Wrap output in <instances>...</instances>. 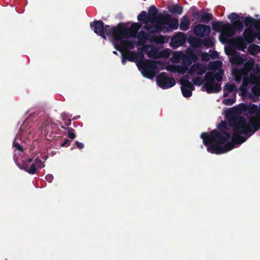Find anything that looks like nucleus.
Returning a JSON list of instances; mask_svg holds the SVG:
<instances>
[{
	"label": "nucleus",
	"instance_id": "7ed1b4c3",
	"mask_svg": "<svg viewBox=\"0 0 260 260\" xmlns=\"http://www.w3.org/2000/svg\"><path fill=\"white\" fill-rule=\"evenodd\" d=\"M141 27V24L138 22L133 23L129 27L125 26L123 23H119L116 26L111 27L108 34V37H112L116 41H119L124 39L135 38L137 31Z\"/></svg>",
	"mask_w": 260,
	"mask_h": 260
},
{
	"label": "nucleus",
	"instance_id": "37998d69",
	"mask_svg": "<svg viewBox=\"0 0 260 260\" xmlns=\"http://www.w3.org/2000/svg\"><path fill=\"white\" fill-rule=\"evenodd\" d=\"M230 46L227 50H226V54L231 55L232 56H234L236 55L238 52L235 50L236 49L234 47L232 46L229 44Z\"/></svg>",
	"mask_w": 260,
	"mask_h": 260
},
{
	"label": "nucleus",
	"instance_id": "8fccbe9b",
	"mask_svg": "<svg viewBox=\"0 0 260 260\" xmlns=\"http://www.w3.org/2000/svg\"><path fill=\"white\" fill-rule=\"evenodd\" d=\"M29 163L27 161H23L22 164H18V167L21 169L25 170L26 172L29 168Z\"/></svg>",
	"mask_w": 260,
	"mask_h": 260
},
{
	"label": "nucleus",
	"instance_id": "f8f14e48",
	"mask_svg": "<svg viewBox=\"0 0 260 260\" xmlns=\"http://www.w3.org/2000/svg\"><path fill=\"white\" fill-rule=\"evenodd\" d=\"M223 71L220 70L219 72L214 74L212 72L207 73L205 76V80L207 81V86L208 88H210L212 82H214L216 79L218 82L221 81L222 80Z\"/></svg>",
	"mask_w": 260,
	"mask_h": 260
},
{
	"label": "nucleus",
	"instance_id": "f03ea898",
	"mask_svg": "<svg viewBox=\"0 0 260 260\" xmlns=\"http://www.w3.org/2000/svg\"><path fill=\"white\" fill-rule=\"evenodd\" d=\"M219 131L214 129L210 134L203 133L201 134V138L203 139L204 144L207 146L208 151V147L211 145H222L224 144L231 137L229 133L224 131L228 130L227 123L221 121L217 126Z\"/></svg>",
	"mask_w": 260,
	"mask_h": 260
},
{
	"label": "nucleus",
	"instance_id": "bb28decb",
	"mask_svg": "<svg viewBox=\"0 0 260 260\" xmlns=\"http://www.w3.org/2000/svg\"><path fill=\"white\" fill-rule=\"evenodd\" d=\"M156 23V25L154 26L153 30L151 31V32H160L164 29V25H165V23H163L162 21H161L160 19L159 18V14L157 17V19L154 21Z\"/></svg>",
	"mask_w": 260,
	"mask_h": 260
},
{
	"label": "nucleus",
	"instance_id": "f704fd0d",
	"mask_svg": "<svg viewBox=\"0 0 260 260\" xmlns=\"http://www.w3.org/2000/svg\"><path fill=\"white\" fill-rule=\"evenodd\" d=\"M213 40V38L207 37L203 40V45L208 48L212 47L214 45Z\"/></svg>",
	"mask_w": 260,
	"mask_h": 260
},
{
	"label": "nucleus",
	"instance_id": "b1692460",
	"mask_svg": "<svg viewBox=\"0 0 260 260\" xmlns=\"http://www.w3.org/2000/svg\"><path fill=\"white\" fill-rule=\"evenodd\" d=\"M168 11L172 14L181 15L183 12V7L178 4L173 5L172 6H169Z\"/></svg>",
	"mask_w": 260,
	"mask_h": 260
},
{
	"label": "nucleus",
	"instance_id": "4be33fe9",
	"mask_svg": "<svg viewBox=\"0 0 260 260\" xmlns=\"http://www.w3.org/2000/svg\"><path fill=\"white\" fill-rule=\"evenodd\" d=\"M207 81H206L204 84V87L205 90L209 93H217L220 91L221 86L218 83H214L212 82L210 88H208L207 86Z\"/></svg>",
	"mask_w": 260,
	"mask_h": 260
},
{
	"label": "nucleus",
	"instance_id": "412c9836",
	"mask_svg": "<svg viewBox=\"0 0 260 260\" xmlns=\"http://www.w3.org/2000/svg\"><path fill=\"white\" fill-rule=\"evenodd\" d=\"M197 59V56L193 53H190L189 56H184L182 58V64L189 68L192 63V60L196 61Z\"/></svg>",
	"mask_w": 260,
	"mask_h": 260
},
{
	"label": "nucleus",
	"instance_id": "ddd939ff",
	"mask_svg": "<svg viewBox=\"0 0 260 260\" xmlns=\"http://www.w3.org/2000/svg\"><path fill=\"white\" fill-rule=\"evenodd\" d=\"M186 41V37L183 32H179L174 37H173L171 41L170 45L174 48L182 46Z\"/></svg>",
	"mask_w": 260,
	"mask_h": 260
},
{
	"label": "nucleus",
	"instance_id": "de8ad7c7",
	"mask_svg": "<svg viewBox=\"0 0 260 260\" xmlns=\"http://www.w3.org/2000/svg\"><path fill=\"white\" fill-rule=\"evenodd\" d=\"M251 91L255 96H260V85H256L251 89Z\"/></svg>",
	"mask_w": 260,
	"mask_h": 260
},
{
	"label": "nucleus",
	"instance_id": "a878e982",
	"mask_svg": "<svg viewBox=\"0 0 260 260\" xmlns=\"http://www.w3.org/2000/svg\"><path fill=\"white\" fill-rule=\"evenodd\" d=\"M230 60L232 64H235L236 65H242L244 64L246 59L241 57L240 55V54L238 53L235 56H232Z\"/></svg>",
	"mask_w": 260,
	"mask_h": 260
},
{
	"label": "nucleus",
	"instance_id": "774afa93",
	"mask_svg": "<svg viewBox=\"0 0 260 260\" xmlns=\"http://www.w3.org/2000/svg\"><path fill=\"white\" fill-rule=\"evenodd\" d=\"M71 121L69 120V122H68V123L66 122V125L68 126V125H70L71 124Z\"/></svg>",
	"mask_w": 260,
	"mask_h": 260
},
{
	"label": "nucleus",
	"instance_id": "423d86ee",
	"mask_svg": "<svg viewBox=\"0 0 260 260\" xmlns=\"http://www.w3.org/2000/svg\"><path fill=\"white\" fill-rule=\"evenodd\" d=\"M90 25L94 33L101 37L103 39H106V35L108 36L109 30H110V25H105L102 20H94L90 22Z\"/></svg>",
	"mask_w": 260,
	"mask_h": 260
},
{
	"label": "nucleus",
	"instance_id": "4d7b16f0",
	"mask_svg": "<svg viewBox=\"0 0 260 260\" xmlns=\"http://www.w3.org/2000/svg\"><path fill=\"white\" fill-rule=\"evenodd\" d=\"M114 48L118 51L122 53L123 52V51H122V45H121V43H120V44H118V43H114Z\"/></svg>",
	"mask_w": 260,
	"mask_h": 260
},
{
	"label": "nucleus",
	"instance_id": "5701e85b",
	"mask_svg": "<svg viewBox=\"0 0 260 260\" xmlns=\"http://www.w3.org/2000/svg\"><path fill=\"white\" fill-rule=\"evenodd\" d=\"M252 71L253 72L250 74V76H254V80L258 83V85H260V65L255 64Z\"/></svg>",
	"mask_w": 260,
	"mask_h": 260
},
{
	"label": "nucleus",
	"instance_id": "f257e3e1",
	"mask_svg": "<svg viewBox=\"0 0 260 260\" xmlns=\"http://www.w3.org/2000/svg\"><path fill=\"white\" fill-rule=\"evenodd\" d=\"M229 125L235 132L251 136L260 129V107L241 103L237 108H232L226 114Z\"/></svg>",
	"mask_w": 260,
	"mask_h": 260
},
{
	"label": "nucleus",
	"instance_id": "c9c22d12",
	"mask_svg": "<svg viewBox=\"0 0 260 260\" xmlns=\"http://www.w3.org/2000/svg\"><path fill=\"white\" fill-rule=\"evenodd\" d=\"M237 89V87L234 84L228 83L224 86V90H226L228 92L231 93Z\"/></svg>",
	"mask_w": 260,
	"mask_h": 260
},
{
	"label": "nucleus",
	"instance_id": "603ef678",
	"mask_svg": "<svg viewBox=\"0 0 260 260\" xmlns=\"http://www.w3.org/2000/svg\"><path fill=\"white\" fill-rule=\"evenodd\" d=\"M37 169L35 164H32L30 167H29L27 172L29 174H34L36 172Z\"/></svg>",
	"mask_w": 260,
	"mask_h": 260
},
{
	"label": "nucleus",
	"instance_id": "864d4df0",
	"mask_svg": "<svg viewBox=\"0 0 260 260\" xmlns=\"http://www.w3.org/2000/svg\"><path fill=\"white\" fill-rule=\"evenodd\" d=\"M198 67H199V63L193 64V65H192L190 67V69L189 70V72L190 74H192V73H194L195 72H197V71L198 70Z\"/></svg>",
	"mask_w": 260,
	"mask_h": 260
},
{
	"label": "nucleus",
	"instance_id": "49530a36",
	"mask_svg": "<svg viewBox=\"0 0 260 260\" xmlns=\"http://www.w3.org/2000/svg\"><path fill=\"white\" fill-rule=\"evenodd\" d=\"M228 18L233 23V22H235L236 20H240V16L239 15L236 13H232L230 15L228 16Z\"/></svg>",
	"mask_w": 260,
	"mask_h": 260
},
{
	"label": "nucleus",
	"instance_id": "c03bdc74",
	"mask_svg": "<svg viewBox=\"0 0 260 260\" xmlns=\"http://www.w3.org/2000/svg\"><path fill=\"white\" fill-rule=\"evenodd\" d=\"M206 68L204 67V65L199 63V67H198L197 74L198 75H202L206 72Z\"/></svg>",
	"mask_w": 260,
	"mask_h": 260
},
{
	"label": "nucleus",
	"instance_id": "338daca9",
	"mask_svg": "<svg viewBox=\"0 0 260 260\" xmlns=\"http://www.w3.org/2000/svg\"><path fill=\"white\" fill-rule=\"evenodd\" d=\"M229 92H228V91H227L226 92H224L223 96V97H227L228 96V95H229Z\"/></svg>",
	"mask_w": 260,
	"mask_h": 260
},
{
	"label": "nucleus",
	"instance_id": "2f4dec72",
	"mask_svg": "<svg viewBox=\"0 0 260 260\" xmlns=\"http://www.w3.org/2000/svg\"><path fill=\"white\" fill-rule=\"evenodd\" d=\"M248 49L249 53L251 55H254L260 52V46L257 45L252 44L249 46Z\"/></svg>",
	"mask_w": 260,
	"mask_h": 260
},
{
	"label": "nucleus",
	"instance_id": "a19ab883",
	"mask_svg": "<svg viewBox=\"0 0 260 260\" xmlns=\"http://www.w3.org/2000/svg\"><path fill=\"white\" fill-rule=\"evenodd\" d=\"M230 37L225 34V33L221 31L219 36V40L222 43H229L230 42H229V38Z\"/></svg>",
	"mask_w": 260,
	"mask_h": 260
},
{
	"label": "nucleus",
	"instance_id": "7c9ffc66",
	"mask_svg": "<svg viewBox=\"0 0 260 260\" xmlns=\"http://www.w3.org/2000/svg\"><path fill=\"white\" fill-rule=\"evenodd\" d=\"M139 21H142L144 23H146L149 21V18L148 14L145 11H142L137 17Z\"/></svg>",
	"mask_w": 260,
	"mask_h": 260
},
{
	"label": "nucleus",
	"instance_id": "052dcab7",
	"mask_svg": "<svg viewBox=\"0 0 260 260\" xmlns=\"http://www.w3.org/2000/svg\"><path fill=\"white\" fill-rule=\"evenodd\" d=\"M71 141L68 139H66L63 143L61 144L62 147H68L70 145Z\"/></svg>",
	"mask_w": 260,
	"mask_h": 260
},
{
	"label": "nucleus",
	"instance_id": "680f3d73",
	"mask_svg": "<svg viewBox=\"0 0 260 260\" xmlns=\"http://www.w3.org/2000/svg\"><path fill=\"white\" fill-rule=\"evenodd\" d=\"M76 146L80 149H83L84 148V144L81 142L78 141H76Z\"/></svg>",
	"mask_w": 260,
	"mask_h": 260
},
{
	"label": "nucleus",
	"instance_id": "6ab92c4d",
	"mask_svg": "<svg viewBox=\"0 0 260 260\" xmlns=\"http://www.w3.org/2000/svg\"><path fill=\"white\" fill-rule=\"evenodd\" d=\"M244 63V67L240 70V72H244L247 76L253 69L255 65V60L254 59L250 58Z\"/></svg>",
	"mask_w": 260,
	"mask_h": 260
},
{
	"label": "nucleus",
	"instance_id": "c85d7f7f",
	"mask_svg": "<svg viewBox=\"0 0 260 260\" xmlns=\"http://www.w3.org/2000/svg\"><path fill=\"white\" fill-rule=\"evenodd\" d=\"M165 37L162 35L157 36L153 35L150 37V41L156 44H163L165 42Z\"/></svg>",
	"mask_w": 260,
	"mask_h": 260
},
{
	"label": "nucleus",
	"instance_id": "4c0bfd02",
	"mask_svg": "<svg viewBox=\"0 0 260 260\" xmlns=\"http://www.w3.org/2000/svg\"><path fill=\"white\" fill-rule=\"evenodd\" d=\"M246 76L244 72H240V70H237L235 72V80L237 82H240L243 78V77H244Z\"/></svg>",
	"mask_w": 260,
	"mask_h": 260
},
{
	"label": "nucleus",
	"instance_id": "1a4fd4ad",
	"mask_svg": "<svg viewBox=\"0 0 260 260\" xmlns=\"http://www.w3.org/2000/svg\"><path fill=\"white\" fill-rule=\"evenodd\" d=\"M192 16L196 21L204 24H208L213 18L211 13L205 12L203 10L193 12Z\"/></svg>",
	"mask_w": 260,
	"mask_h": 260
},
{
	"label": "nucleus",
	"instance_id": "0eeeda50",
	"mask_svg": "<svg viewBox=\"0 0 260 260\" xmlns=\"http://www.w3.org/2000/svg\"><path fill=\"white\" fill-rule=\"evenodd\" d=\"M243 28V22L240 20H236L232 24L225 23L222 32L231 37L235 35L236 31L240 32Z\"/></svg>",
	"mask_w": 260,
	"mask_h": 260
},
{
	"label": "nucleus",
	"instance_id": "9b49d317",
	"mask_svg": "<svg viewBox=\"0 0 260 260\" xmlns=\"http://www.w3.org/2000/svg\"><path fill=\"white\" fill-rule=\"evenodd\" d=\"M159 18L163 23L168 24L170 28L174 30L178 28L179 26L178 20L176 18H173L170 15L168 14H159Z\"/></svg>",
	"mask_w": 260,
	"mask_h": 260
},
{
	"label": "nucleus",
	"instance_id": "a18cd8bd",
	"mask_svg": "<svg viewBox=\"0 0 260 260\" xmlns=\"http://www.w3.org/2000/svg\"><path fill=\"white\" fill-rule=\"evenodd\" d=\"M236 102L235 98H228L224 99L222 101V103L226 106H231L233 105Z\"/></svg>",
	"mask_w": 260,
	"mask_h": 260
},
{
	"label": "nucleus",
	"instance_id": "bf43d9fd",
	"mask_svg": "<svg viewBox=\"0 0 260 260\" xmlns=\"http://www.w3.org/2000/svg\"><path fill=\"white\" fill-rule=\"evenodd\" d=\"M257 30H260V20H256L254 22L253 26Z\"/></svg>",
	"mask_w": 260,
	"mask_h": 260
},
{
	"label": "nucleus",
	"instance_id": "6e6552de",
	"mask_svg": "<svg viewBox=\"0 0 260 260\" xmlns=\"http://www.w3.org/2000/svg\"><path fill=\"white\" fill-rule=\"evenodd\" d=\"M157 85L162 89H167L174 86L176 84L175 80L172 77H168L166 73H160L156 77Z\"/></svg>",
	"mask_w": 260,
	"mask_h": 260
},
{
	"label": "nucleus",
	"instance_id": "09e8293b",
	"mask_svg": "<svg viewBox=\"0 0 260 260\" xmlns=\"http://www.w3.org/2000/svg\"><path fill=\"white\" fill-rule=\"evenodd\" d=\"M192 83L194 85L197 86L201 85L203 83V80L201 79L200 77H196L192 80Z\"/></svg>",
	"mask_w": 260,
	"mask_h": 260
},
{
	"label": "nucleus",
	"instance_id": "58836bf2",
	"mask_svg": "<svg viewBox=\"0 0 260 260\" xmlns=\"http://www.w3.org/2000/svg\"><path fill=\"white\" fill-rule=\"evenodd\" d=\"M222 62L220 61H216L214 62H211L209 64V67L211 70H216L220 67Z\"/></svg>",
	"mask_w": 260,
	"mask_h": 260
},
{
	"label": "nucleus",
	"instance_id": "0e129e2a",
	"mask_svg": "<svg viewBox=\"0 0 260 260\" xmlns=\"http://www.w3.org/2000/svg\"><path fill=\"white\" fill-rule=\"evenodd\" d=\"M26 161H28V163H30L32 161H33V158H29L28 159H27Z\"/></svg>",
	"mask_w": 260,
	"mask_h": 260
},
{
	"label": "nucleus",
	"instance_id": "ea45409f",
	"mask_svg": "<svg viewBox=\"0 0 260 260\" xmlns=\"http://www.w3.org/2000/svg\"><path fill=\"white\" fill-rule=\"evenodd\" d=\"M188 70V68L183 65L176 67V71L180 74H184Z\"/></svg>",
	"mask_w": 260,
	"mask_h": 260
},
{
	"label": "nucleus",
	"instance_id": "9d476101",
	"mask_svg": "<svg viewBox=\"0 0 260 260\" xmlns=\"http://www.w3.org/2000/svg\"><path fill=\"white\" fill-rule=\"evenodd\" d=\"M211 30L210 26L205 24H198L193 28L194 35L198 37H208Z\"/></svg>",
	"mask_w": 260,
	"mask_h": 260
},
{
	"label": "nucleus",
	"instance_id": "e433bc0d",
	"mask_svg": "<svg viewBox=\"0 0 260 260\" xmlns=\"http://www.w3.org/2000/svg\"><path fill=\"white\" fill-rule=\"evenodd\" d=\"M181 91L184 97L188 98L192 95L191 90L185 88L184 86L181 87Z\"/></svg>",
	"mask_w": 260,
	"mask_h": 260
},
{
	"label": "nucleus",
	"instance_id": "393cba45",
	"mask_svg": "<svg viewBox=\"0 0 260 260\" xmlns=\"http://www.w3.org/2000/svg\"><path fill=\"white\" fill-rule=\"evenodd\" d=\"M121 41V45H122V51H129L128 49H133L135 42L133 41L127 40H122Z\"/></svg>",
	"mask_w": 260,
	"mask_h": 260
},
{
	"label": "nucleus",
	"instance_id": "c756f323",
	"mask_svg": "<svg viewBox=\"0 0 260 260\" xmlns=\"http://www.w3.org/2000/svg\"><path fill=\"white\" fill-rule=\"evenodd\" d=\"M189 25V20L186 16H184L182 19L181 23L180 24V29L181 30H187L188 29V26Z\"/></svg>",
	"mask_w": 260,
	"mask_h": 260
},
{
	"label": "nucleus",
	"instance_id": "cd10ccee",
	"mask_svg": "<svg viewBox=\"0 0 260 260\" xmlns=\"http://www.w3.org/2000/svg\"><path fill=\"white\" fill-rule=\"evenodd\" d=\"M225 22L220 21H214L211 23L212 29L216 32H221L225 25Z\"/></svg>",
	"mask_w": 260,
	"mask_h": 260
},
{
	"label": "nucleus",
	"instance_id": "473e14b6",
	"mask_svg": "<svg viewBox=\"0 0 260 260\" xmlns=\"http://www.w3.org/2000/svg\"><path fill=\"white\" fill-rule=\"evenodd\" d=\"M241 18L244 19V23L246 27L253 26L254 22L256 21V19L251 17H243Z\"/></svg>",
	"mask_w": 260,
	"mask_h": 260
},
{
	"label": "nucleus",
	"instance_id": "72a5a7b5",
	"mask_svg": "<svg viewBox=\"0 0 260 260\" xmlns=\"http://www.w3.org/2000/svg\"><path fill=\"white\" fill-rule=\"evenodd\" d=\"M180 83L182 85H184L185 87L190 90H193L194 89V87L193 84L190 82L189 81L186 79H181L180 81Z\"/></svg>",
	"mask_w": 260,
	"mask_h": 260
},
{
	"label": "nucleus",
	"instance_id": "4468645a",
	"mask_svg": "<svg viewBox=\"0 0 260 260\" xmlns=\"http://www.w3.org/2000/svg\"><path fill=\"white\" fill-rule=\"evenodd\" d=\"M255 77L254 76H248V75L243 77L242 83L240 86L239 89L241 91L242 94H245L247 92V87L249 83L258 85V83L254 80Z\"/></svg>",
	"mask_w": 260,
	"mask_h": 260
},
{
	"label": "nucleus",
	"instance_id": "20e7f679",
	"mask_svg": "<svg viewBox=\"0 0 260 260\" xmlns=\"http://www.w3.org/2000/svg\"><path fill=\"white\" fill-rule=\"evenodd\" d=\"M232 137L231 142H226L223 144L224 145H210L208 147V152L211 153H215L217 154H221L226 152L235 147L236 144H241L244 143L247 139V138L240 136L239 134H241L237 132H235ZM244 135V134H242Z\"/></svg>",
	"mask_w": 260,
	"mask_h": 260
},
{
	"label": "nucleus",
	"instance_id": "6e6d98bb",
	"mask_svg": "<svg viewBox=\"0 0 260 260\" xmlns=\"http://www.w3.org/2000/svg\"><path fill=\"white\" fill-rule=\"evenodd\" d=\"M13 146L17 150H19L20 151H23V149L22 146H21L19 144V143L16 142V140H15L14 142H13Z\"/></svg>",
	"mask_w": 260,
	"mask_h": 260
},
{
	"label": "nucleus",
	"instance_id": "39448f33",
	"mask_svg": "<svg viewBox=\"0 0 260 260\" xmlns=\"http://www.w3.org/2000/svg\"><path fill=\"white\" fill-rule=\"evenodd\" d=\"M139 68L142 69V74L145 77L149 79L153 78L155 76V71L157 69L154 61L146 59L140 62L138 65Z\"/></svg>",
	"mask_w": 260,
	"mask_h": 260
},
{
	"label": "nucleus",
	"instance_id": "e2e57ef3",
	"mask_svg": "<svg viewBox=\"0 0 260 260\" xmlns=\"http://www.w3.org/2000/svg\"><path fill=\"white\" fill-rule=\"evenodd\" d=\"M202 59L205 60H208L209 59V55L207 53L205 52L203 54L202 56Z\"/></svg>",
	"mask_w": 260,
	"mask_h": 260
},
{
	"label": "nucleus",
	"instance_id": "5fc2aeb1",
	"mask_svg": "<svg viewBox=\"0 0 260 260\" xmlns=\"http://www.w3.org/2000/svg\"><path fill=\"white\" fill-rule=\"evenodd\" d=\"M74 131V129H73L72 128H69V130L68 131V136L69 138L71 139H74L76 137L75 134L73 132Z\"/></svg>",
	"mask_w": 260,
	"mask_h": 260
},
{
	"label": "nucleus",
	"instance_id": "aec40b11",
	"mask_svg": "<svg viewBox=\"0 0 260 260\" xmlns=\"http://www.w3.org/2000/svg\"><path fill=\"white\" fill-rule=\"evenodd\" d=\"M148 15L149 18V21L151 23L154 22L156 20L158 15V10L154 5L151 6L148 10Z\"/></svg>",
	"mask_w": 260,
	"mask_h": 260
},
{
	"label": "nucleus",
	"instance_id": "f3484780",
	"mask_svg": "<svg viewBox=\"0 0 260 260\" xmlns=\"http://www.w3.org/2000/svg\"><path fill=\"white\" fill-rule=\"evenodd\" d=\"M139 54L142 57H144V55L142 53L136 52L134 51H127L125 53H122V55L123 58H125L128 61L134 62L138 59Z\"/></svg>",
	"mask_w": 260,
	"mask_h": 260
},
{
	"label": "nucleus",
	"instance_id": "13d9d810",
	"mask_svg": "<svg viewBox=\"0 0 260 260\" xmlns=\"http://www.w3.org/2000/svg\"><path fill=\"white\" fill-rule=\"evenodd\" d=\"M54 179V177L52 174H48L45 176V179L49 183L52 182Z\"/></svg>",
	"mask_w": 260,
	"mask_h": 260
},
{
	"label": "nucleus",
	"instance_id": "2eb2a0df",
	"mask_svg": "<svg viewBox=\"0 0 260 260\" xmlns=\"http://www.w3.org/2000/svg\"><path fill=\"white\" fill-rule=\"evenodd\" d=\"M229 44L241 51H244L247 46V42L241 36L232 39Z\"/></svg>",
	"mask_w": 260,
	"mask_h": 260
},
{
	"label": "nucleus",
	"instance_id": "79ce46f5",
	"mask_svg": "<svg viewBox=\"0 0 260 260\" xmlns=\"http://www.w3.org/2000/svg\"><path fill=\"white\" fill-rule=\"evenodd\" d=\"M203 40L199 38H194L191 42V44L196 47H199L203 45Z\"/></svg>",
	"mask_w": 260,
	"mask_h": 260
},
{
	"label": "nucleus",
	"instance_id": "dca6fc26",
	"mask_svg": "<svg viewBox=\"0 0 260 260\" xmlns=\"http://www.w3.org/2000/svg\"><path fill=\"white\" fill-rule=\"evenodd\" d=\"M243 39L248 44L252 43L256 37L255 32L250 28H246L243 33Z\"/></svg>",
	"mask_w": 260,
	"mask_h": 260
},
{
	"label": "nucleus",
	"instance_id": "69168bd1",
	"mask_svg": "<svg viewBox=\"0 0 260 260\" xmlns=\"http://www.w3.org/2000/svg\"><path fill=\"white\" fill-rule=\"evenodd\" d=\"M125 59H126V58H123H123H122V60H121L122 63L123 64H125V63H126Z\"/></svg>",
	"mask_w": 260,
	"mask_h": 260
},
{
	"label": "nucleus",
	"instance_id": "3c124183",
	"mask_svg": "<svg viewBox=\"0 0 260 260\" xmlns=\"http://www.w3.org/2000/svg\"><path fill=\"white\" fill-rule=\"evenodd\" d=\"M33 164H35L36 167L38 169H42L45 167V165L42 163V160L38 158L35 159V162Z\"/></svg>",
	"mask_w": 260,
	"mask_h": 260
},
{
	"label": "nucleus",
	"instance_id": "a211bd4d",
	"mask_svg": "<svg viewBox=\"0 0 260 260\" xmlns=\"http://www.w3.org/2000/svg\"><path fill=\"white\" fill-rule=\"evenodd\" d=\"M150 36L146 31L141 30L139 32L137 31L136 38L138 40L139 44L142 45L145 44L148 40H150Z\"/></svg>",
	"mask_w": 260,
	"mask_h": 260
}]
</instances>
